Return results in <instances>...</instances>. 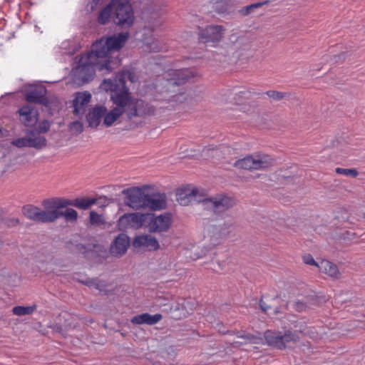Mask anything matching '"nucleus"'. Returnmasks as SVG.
Here are the masks:
<instances>
[{"mask_svg": "<svg viewBox=\"0 0 365 365\" xmlns=\"http://www.w3.org/2000/svg\"><path fill=\"white\" fill-rule=\"evenodd\" d=\"M91 95L88 92L76 93L73 101V113L81 118L86 110V108L91 101Z\"/></svg>", "mask_w": 365, "mask_h": 365, "instance_id": "obj_13", "label": "nucleus"}, {"mask_svg": "<svg viewBox=\"0 0 365 365\" xmlns=\"http://www.w3.org/2000/svg\"><path fill=\"white\" fill-rule=\"evenodd\" d=\"M112 5L115 10L114 21L121 26H130L133 23L134 16L131 5L128 3L120 2L119 0H113Z\"/></svg>", "mask_w": 365, "mask_h": 365, "instance_id": "obj_7", "label": "nucleus"}, {"mask_svg": "<svg viewBox=\"0 0 365 365\" xmlns=\"http://www.w3.org/2000/svg\"><path fill=\"white\" fill-rule=\"evenodd\" d=\"M133 245L135 247H145L149 250H156L160 245L155 237L145 235L136 237L133 240Z\"/></svg>", "mask_w": 365, "mask_h": 365, "instance_id": "obj_18", "label": "nucleus"}, {"mask_svg": "<svg viewBox=\"0 0 365 365\" xmlns=\"http://www.w3.org/2000/svg\"><path fill=\"white\" fill-rule=\"evenodd\" d=\"M110 101L113 107L109 111L103 106H95L89 110L86 115V120L89 127L97 128L103 118L104 125L110 127L123 115H125L129 120L138 118L137 115H142L141 103L138 101V103H132L128 94L115 91L114 93H110Z\"/></svg>", "mask_w": 365, "mask_h": 365, "instance_id": "obj_2", "label": "nucleus"}, {"mask_svg": "<svg viewBox=\"0 0 365 365\" xmlns=\"http://www.w3.org/2000/svg\"><path fill=\"white\" fill-rule=\"evenodd\" d=\"M163 318L162 314H155L154 315H151L148 313H143L141 314H138L134 316L130 322L133 324H146L148 325H153L159 322Z\"/></svg>", "mask_w": 365, "mask_h": 365, "instance_id": "obj_21", "label": "nucleus"}, {"mask_svg": "<svg viewBox=\"0 0 365 365\" xmlns=\"http://www.w3.org/2000/svg\"><path fill=\"white\" fill-rule=\"evenodd\" d=\"M90 222L92 225L100 226L106 223V220L102 215L95 211H91L89 213Z\"/></svg>", "mask_w": 365, "mask_h": 365, "instance_id": "obj_32", "label": "nucleus"}, {"mask_svg": "<svg viewBox=\"0 0 365 365\" xmlns=\"http://www.w3.org/2000/svg\"><path fill=\"white\" fill-rule=\"evenodd\" d=\"M78 250H79L81 253H83L85 256L88 255V251L91 250L90 248L86 247V246L79 244L76 246Z\"/></svg>", "mask_w": 365, "mask_h": 365, "instance_id": "obj_44", "label": "nucleus"}, {"mask_svg": "<svg viewBox=\"0 0 365 365\" xmlns=\"http://www.w3.org/2000/svg\"><path fill=\"white\" fill-rule=\"evenodd\" d=\"M170 225V217L160 215L150 220L148 224V230L151 232H165L169 229Z\"/></svg>", "mask_w": 365, "mask_h": 365, "instance_id": "obj_16", "label": "nucleus"}, {"mask_svg": "<svg viewBox=\"0 0 365 365\" xmlns=\"http://www.w3.org/2000/svg\"><path fill=\"white\" fill-rule=\"evenodd\" d=\"M173 98L175 102L179 103H182L185 100V98L183 96V94L182 93L173 96Z\"/></svg>", "mask_w": 365, "mask_h": 365, "instance_id": "obj_45", "label": "nucleus"}, {"mask_svg": "<svg viewBox=\"0 0 365 365\" xmlns=\"http://www.w3.org/2000/svg\"><path fill=\"white\" fill-rule=\"evenodd\" d=\"M97 200L95 198L82 197L73 200V206L81 210H87L92 205L96 204Z\"/></svg>", "mask_w": 365, "mask_h": 365, "instance_id": "obj_26", "label": "nucleus"}, {"mask_svg": "<svg viewBox=\"0 0 365 365\" xmlns=\"http://www.w3.org/2000/svg\"><path fill=\"white\" fill-rule=\"evenodd\" d=\"M219 331L221 332L222 334H232V331H222L220 329H219Z\"/></svg>", "mask_w": 365, "mask_h": 365, "instance_id": "obj_50", "label": "nucleus"}, {"mask_svg": "<svg viewBox=\"0 0 365 365\" xmlns=\"http://www.w3.org/2000/svg\"><path fill=\"white\" fill-rule=\"evenodd\" d=\"M126 197L125 203L126 205L135 210L145 208L147 194L144 189L135 187L123 191Z\"/></svg>", "mask_w": 365, "mask_h": 365, "instance_id": "obj_9", "label": "nucleus"}, {"mask_svg": "<svg viewBox=\"0 0 365 365\" xmlns=\"http://www.w3.org/2000/svg\"><path fill=\"white\" fill-rule=\"evenodd\" d=\"M126 79L129 80L131 83H134L137 81L138 77L132 71H124L118 73L114 79H105L101 83V87L106 91H109L110 93L118 91V93L121 92L122 93L128 94L133 104L136 102L138 103V101L140 102L142 115H137L138 118H144L154 115L155 113L154 106L142 99L135 98L125 86Z\"/></svg>", "mask_w": 365, "mask_h": 365, "instance_id": "obj_3", "label": "nucleus"}, {"mask_svg": "<svg viewBox=\"0 0 365 365\" xmlns=\"http://www.w3.org/2000/svg\"><path fill=\"white\" fill-rule=\"evenodd\" d=\"M275 160L270 155L259 153L240 159L234 163V165L245 170H264L273 166Z\"/></svg>", "mask_w": 365, "mask_h": 365, "instance_id": "obj_4", "label": "nucleus"}, {"mask_svg": "<svg viewBox=\"0 0 365 365\" xmlns=\"http://www.w3.org/2000/svg\"><path fill=\"white\" fill-rule=\"evenodd\" d=\"M36 309V304L28 307L16 306L12 309V312L16 316H24L31 314Z\"/></svg>", "mask_w": 365, "mask_h": 365, "instance_id": "obj_30", "label": "nucleus"}, {"mask_svg": "<svg viewBox=\"0 0 365 365\" xmlns=\"http://www.w3.org/2000/svg\"><path fill=\"white\" fill-rule=\"evenodd\" d=\"M235 204L233 198L223 195L203 198L202 200V207L204 210H210L217 215L225 212L232 207Z\"/></svg>", "mask_w": 365, "mask_h": 365, "instance_id": "obj_6", "label": "nucleus"}, {"mask_svg": "<svg viewBox=\"0 0 365 365\" xmlns=\"http://www.w3.org/2000/svg\"><path fill=\"white\" fill-rule=\"evenodd\" d=\"M269 3V0L255 3L246 6L241 8L239 10V13L242 16H248L255 12V11L259 8H261L262 6L268 4Z\"/></svg>", "mask_w": 365, "mask_h": 365, "instance_id": "obj_27", "label": "nucleus"}, {"mask_svg": "<svg viewBox=\"0 0 365 365\" xmlns=\"http://www.w3.org/2000/svg\"><path fill=\"white\" fill-rule=\"evenodd\" d=\"M22 211L26 218L41 223L53 222L58 216L56 211L44 210L32 205L24 206Z\"/></svg>", "mask_w": 365, "mask_h": 365, "instance_id": "obj_8", "label": "nucleus"}, {"mask_svg": "<svg viewBox=\"0 0 365 365\" xmlns=\"http://www.w3.org/2000/svg\"><path fill=\"white\" fill-rule=\"evenodd\" d=\"M12 144L17 148H23V147H29L30 148L29 139L28 136V133H26V136L24 138H17L12 141Z\"/></svg>", "mask_w": 365, "mask_h": 365, "instance_id": "obj_35", "label": "nucleus"}, {"mask_svg": "<svg viewBox=\"0 0 365 365\" xmlns=\"http://www.w3.org/2000/svg\"><path fill=\"white\" fill-rule=\"evenodd\" d=\"M162 24V21L160 19H156L153 23L148 22V25L145 26L150 30H154L156 28H158Z\"/></svg>", "mask_w": 365, "mask_h": 365, "instance_id": "obj_43", "label": "nucleus"}, {"mask_svg": "<svg viewBox=\"0 0 365 365\" xmlns=\"http://www.w3.org/2000/svg\"><path fill=\"white\" fill-rule=\"evenodd\" d=\"M259 305H260V307L261 309L264 311V312H267L268 309L270 308L269 306H267L264 302L263 301H260V303H259Z\"/></svg>", "mask_w": 365, "mask_h": 365, "instance_id": "obj_48", "label": "nucleus"}, {"mask_svg": "<svg viewBox=\"0 0 365 365\" xmlns=\"http://www.w3.org/2000/svg\"><path fill=\"white\" fill-rule=\"evenodd\" d=\"M305 304L302 302H298L296 303V309L300 312L305 309Z\"/></svg>", "mask_w": 365, "mask_h": 365, "instance_id": "obj_47", "label": "nucleus"}, {"mask_svg": "<svg viewBox=\"0 0 365 365\" xmlns=\"http://www.w3.org/2000/svg\"><path fill=\"white\" fill-rule=\"evenodd\" d=\"M165 6V4L162 1L156 2L154 6V10L159 12L162 10V8Z\"/></svg>", "mask_w": 365, "mask_h": 365, "instance_id": "obj_46", "label": "nucleus"}, {"mask_svg": "<svg viewBox=\"0 0 365 365\" xmlns=\"http://www.w3.org/2000/svg\"><path fill=\"white\" fill-rule=\"evenodd\" d=\"M229 41L239 49L246 51L249 50L251 47V38L245 34H232L229 37Z\"/></svg>", "mask_w": 365, "mask_h": 365, "instance_id": "obj_20", "label": "nucleus"}, {"mask_svg": "<svg viewBox=\"0 0 365 365\" xmlns=\"http://www.w3.org/2000/svg\"><path fill=\"white\" fill-rule=\"evenodd\" d=\"M226 29L222 25L210 24L199 31L200 40L205 43H217L223 38Z\"/></svg>", "mask_w": 365, "mask_h": 365, "instance_id": "obj_10", "label": "nucleus"}, {"mask_svg": "<svg viewBox=\"0 0 365 365\" xmlns=\"http://www.w3.org/2000/svg\"><path fill=\"white\" fill-rule=\"evenodd\" d=\"M319 269L331 277H340L337 266L328 260H322L319 264Z\"/></svg>", "mask_w": 365, "mask_h": 365, "instance_id": "obj_23", "label": "nucleus"}, {"mask_svg": "<svg viewBox=\"0 0 365 365\" xmlns=\"http://www.w3.org/2000/svg\"><path fill=\"white\" fill-rule=\"evenodd\" d=\"M50 128V124L48 121L44 120L42 123H41L37 128H35L34 130H37L38 132H39V134L43 133H46Z\"/></svg>", "mask_w": 365, "mask_h": 365, "instance_id": "obj_41", "label": "nucleus"}, {"mask_svg": "<svg viewBox=\"0 0 365 365\" xmlns=\"http://www.w3.org/2000/svg\"><path fill=\"white\" fill-rule=\"evenodd\" d=\"M56 207L58 209L67 207L68 206H73V200H68L63 197H56Z\"/></svg>", "mask_w": 365, "mask_h": 365, "instance_id": "obj_36", "label": "nucleus"}, {"mask_svg": "<svg viewBox=\"0 0 365 365\" xmlns=\"http://www.w3.org/2000/svg\"><path fill=\"white\" fill-rule=\"evenodd\" d=\"M53 211H56L57 212V219L60 217H63L64 219L68 222H76L78 219L77 211L72 208H67L65 211L61 212L56 210H53Z\"/></svg>", "mask_w": 365, "mask_h": 365, "instance_id": "obj_29", "label": "nucleus"}, {"mask_svg": "<svg viewBox=\"0 0 365 365\" xmlns=\"http://www.w3.org/2000/svg\"><path fill=\"white\" fill-rule=\"evenodd\" d=\"M230 225L223 224L222 226H210L208 227V233H210V237H225L230 233Z\"/></svg>", "mask_w": 365, "mask_h": 365, "instance_id": "obj_24", "label": "nucleus"}, {"mask_svg": "<svg viewBox=\"0 0 365 365\" xmlns=\"http://www.w3.org/2000/svg\"><path fill=\"white\" fill-rule=\"evenodd\" d=\"M18 113L20 116V120L25 126H31L38 120V110L31 106L26 105L22 106Z\"/></svg>", "mask_w": 365, "mask_h": 365, "instance_id": "obj_15", "label": "nucleus"}, {"mask_svg": "<svg viewBox=\"0 0 365 365\" xmlns=\"http://www.w3.org/2000/svg\"><path fill=\"white\" fill-rule=\"evenodd\" d=\"M212 8L215 12L220 14L228 13L230 4L228 0H212Z\"/></svg>", "mask_w": 365, "mask_h": 365, "instance_id": "obj_28", "label": "nucleus"}, {"mask_svg": "<svg viewBox=\"0 0 365 365\" xmlns=\"http://www.w3.org/2000/svg\"><path fill=\"white\" fill-rule=\"evenodd\" d=\"M70 128L71 130L80 133L83 131V124L80 121L76 120L71 123Z\"/></svg>", "mask_w": 365, "mask_h": 365, "instance_id": "obj_42", "label": "nucleus"}, {"mask_svg": "<svg viewBox=\"0 0 365 365\" xmlns=\"http://www.w3.org/2000/svg\"><path fill=\"white\" fill-rule=\"evenodd\" d=\"M204 151H205V150H204ZM206 151L210 152V155H209V156L220 160L222 158H226L227 155L230 154L233 150L230 147H222L212 149L207 148L206 149Z\"/></svg>", "mask_w": 365, "mask_h": 365, "instance_id": "obj_25", "label": "nucleus"}, {"mask_svg": "<svg viewBox=\"0 0 365 365\" xmlns=\"http://www.w3.org/2000/svg\"><path fill=\"white\" fill-rule=\"evenodd\" d=\"M195 76V73L191 69L184 68L170 70L166 74V87L185 83L186 81Z\"/></svg>", "mask_w": 365, "mask_h": 365, "instance_id": "obj_11", "label": "nucleus"}, {"mask_svg": "<svg viewBox=\"0 0 365 365\" xmlns=\"http://www.w3.org/2000/svg\"><path fill=\"white\" fill-rule=\"evenodd\" d=\"M46 90L44 88H37L25 95V99L27 102L38 103L47 106L48 100L46 97Z\"/></svg>", "mask_w": 365, "mask_h": 365, "instance_id": "obj_19", "label": "nucleus"}, {"mask_svg": "<svg viewBox=\"0 0 365 365\" xmlns=\"http://www.w3.org/2000/svg\"><path fill=\"white\" fill-rule=\"evenodd\" d=\"M129 245V237L125 234H120L110 245V254L114 257H121L126 252Z\"/></svg>", "mask_w": 365, "mask_h": 365, "instance_id": "obj_14", "label": "nucleus"}, {"mask_svg": "<svg viewBox=\"0 0 365 365\" xmlns=\"http://www.w3.org/2000/svg\"><path fill=\"white\" fill-rule=\"evenodd\" d=\"M266 94L271 98L275 101H280L284 96V93L278 92L276 91H269L266 92Z\"/></svg>", "mask_w": 365, "mask_h": 365, "instance_id": "obj_39", "label": "nucleus"}, {"mask_svg": "<svg viewBox=\"0 0 365 365\" xmlns=\"http://www.w3.org/2000/svg\"><path fill=\"white\" fill-rule=\"evenodd\" d=\"M128 38V33L122 32L96 41L91 51L82 55L78 65L72 69L74 78L85 83L93 78L96 69L108 73L113 68V61L110 60L113 52L119 51Z\"/></svg>", "mask_w": 365, "mask_h": 365, "instance_id": "obj_1", "label": "nucleus"}, {"mask_svg": "<svg viewBox=\"0 0 365 365\" xmlns=\"http://www.w3.org/2000/svg\"><path fill=\"white\" fill-rule=\"evenodd\" d=\"M336 173L339 175H343L345 176H351L353 178H356L358 176L359 173L355 168H336Z\"/></svg>", "mask_w": 365, "mask_h": 365, "instance_id": "obj_33", "label": "nucleus"}, {"mask_svg": "<svg viewBox=\"0 0 365 365\" xmlns=\"http://www.w3.org/2000/svg\"><path fill=\"white\" fill-rule=\"evenodd\" d=\"M44 210H57L56 197L45 199L42 201Z\"/></svg>", "mask_w": 365, "mask_h": 365, "instance_id": "obj_34", "label": "nucleus"}, {"mask_svg": "<svg viewBox=\"0 0 365 365\" xmlns=\"http://www.w3.org/2000/svg\"><path fill=\"white\" fill-rule=\"evenodd\" d=\"M145 204V208H148L151 210L163 209L166 205L165 195L160 193H148Z\"/></svg>", "mask_w": 365, "mask_h": 365, "instance_id": "obj_17", "label": "nucleus"}, {"mask_svg": "<svg viewBox=\"0 0 365 365\" xmlns=\"http://www.w3.org/2000/svg\"><path fill=\"white\" fill-rule=\"evenodd\" d=\"M113 10V6L112 5V2L107 5L100 13L98 21L101 24H106L111 15V13Z\"/></svg>", "mask_w": 365, "mask_h": 365, "instance_id": "obj_31", "label": "nucleus"}, {"mask_svg": "<svg viewBox=\"0 0 365 365\" xmlns=\"http://www.w3.org/2000/svg\"><path fill=\"white\" fill-rule=\"evenodd\" d=\"M213 269L215 271V272H218L219 270L215 269V268H213Z\"/></svg>", "mask_w": 365, "mask_h": 365, "instance_id": "obj_52", "label": "nucleus"}, {"mask_svg": "<svg viewBox=\"0 0 365 365\" xmlns=\"http://www.w3.org/2000/svg\"><path fill=\"white\" fill-rule=\"evenodd\" d=\"M146 45L149 47L150 51L160 52L163 50V46L158 40H155L152 43L146 42Z\"/></svg>", "mask_w": 365, "mask_h": 365, "instance_id": "obj_37", "label": "nucleus"}, {"mask_svg": "<svg viewBox=\"0 0 365 365\" xmlns=\"http://www.w3.org/2000/svg\"><path fill=\"white\" fill-rule=\"evenodd\" d=\"M303 262L307 264L313 265L319 268V262H317L313 257L309 254H307L303 256Z\"/></svg>", "mask_w": 365, "mask_h": 365, "instance_id": "obj_40", "label": "nucleus"}, {"mask_svg": "<svg viewBox=\"0 0 365 365\" xmlns=\"http://www.w3.org/2000/svg\"><path fill=\"white\" fill-rule=\"evenodd\" d=\"M202 196L200 194L198 188H185L177 192V200L181 205H187L192 202H197L202 205Z\"/></svg>", "mask_w": 365, "mask_h": 365, "instance_id": "obj_12", "label": "nucleus"}, {"mask_svg": "<svg viewBox=\"0 0 365 365\" xmlns=\"http://www.w3.org/2000/svg\"><path fill=\"white\" fill-rule=\"evenodd\" d=\"M19 221L18 219H14L12 220V223L13 225H16V224H19Z\"/></svg>", "mask_w": 365, "mask_h": 365, "instance_id": "obj_51", "label": "nucleus"}, {"mask_svg": "<svg viewBox=\"0 0 365 365\" xmlns=\"http://www.w3.org/2000/svg\"><path fill=\"white\" fill-rule=\"evenodd\" d=\"M30 148H34L37 150L42 149L46 146V139L44 136L39 134L37 130H31L28 132Z\"/></svg>", "mask_w": 365, "mask_h": 365, "instance_id": "obj_22", "label": "nucleus"}, {"mask_svg": "<svg viewBox=\"0 0 365 365\" xmlns=\"http://www.w3.org/2000/svg\"><path fill=\"white\" fill-rule=\"evenodd\" d=\"M264 339L269 346L282 349L297 342L299 335L297 331H287L282 334L280 331L268 330L264 332Z\"/></svg>", "mask_w": 365, "mask_h": 365, "instance_id": "obj_5", "label": "nucleus"}, {"mask_svg": "<svg viewBox=\"0 0 365 365\" xmlns=\"http://www.w3.org/2000/svg\"><path fill=\"white\" fill-rule=\"evenodd\" d=\"M237 338L244 339L245 340V343H247V341H251V340L253 338L250 334H242L240 332H237ZM242 344H244V342L234 341L232 343L234 346H240V345H241Z\"/></svg>", "mask_w": 365, "mask_h": 365, "instance_id": "obj_38", "label": "nucleus"}, {"mask_svg": "<svg viewBox=\"0 0 365 365\" xmlns=\"http://www.w3.org/2000/svg\"><path fill=\"white\" fill-rule=\"evenodd\" d=\"M81 282L83 284H85L88 286H91V285L95 284L94 280H93V279H89V280H86V281H81Z\"/></svg>", "mask_w": 365, "mask_h": 365, "instance_id": "obj_49", "label": "nucleus"}]
</instances>
